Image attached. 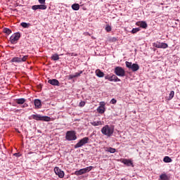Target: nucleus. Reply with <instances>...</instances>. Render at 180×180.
Returning a JSON list of instances; mask_svg holds the SVG:
<instances>
[{
	"instance_id": "obj_1",
	"label": "nucleus",
	"mask_w": 180,
	"mask_h": 180,
	"mask_svg": "<svg viewBox=\"0 0 180 180\" xmlns=\"http://www.w3.org/2000/svg\"><path fill=\"white\" fill-rule=\"evenodd\" d=\"M115 131V128L112 126L105 125L101 129V133L107 137H112Z\"/></svg>"
},
{
	"instance_id": "obj_2",
	"label": "nucleus",
	"mask_w": 180,
	"mask_h": 180,
	"mask_svg": "<svg viewBox=\"0 0 180 180\" xmlns=\"http://www.w3.org/2000/svg\"><path fill=\"white\" fill-rule=\"evenodd\" d=\"M125 65L127 68H129V70H131L133 72H136V71H139L140 69V66H139V64L137 63H131V62L126 61Z\"/></svg>"
},
{
	"instance_id": "obj_3",
	"label": "nucleus",
	"mask_w": 180,
	"mask_h": 180,
	"mask_svg": "<svg viewBox=\"0 0 180 180\" xmlns=\"http://www.w3.org/2000/svg\"><path fill=\"white\" fill-rule=\"evenodd\" d=\"M31 117L34 119V120L42 121V122H50V117L47 116H41V115L36 114L31 115Z\"/></svg>"
},
{
	"instance_id": "obj_4",
	"label": "nucleus",
	"mask_w": 180,
	"mask_h": 180,
	"mask_svg": "<svg viewBox=\"0 0 180 180\" xmlns=\"http://www.w3.org/2000/svg\"><path fill=\"white\" fill-rule=\"evenodd\" d=\"M65 139L68 140V141L77 140V133H75V131H68L66 132Z\"/></svg>"
},
{
	"instance_id": "obj_5",
	"label": "nucleus",
	"mask_w": 180,
	"mask_h": 180,
	"mask_svg": "<svg viewBox=\"0 0 180 180\" xmlns=\"http://www.w3.org/2000/svg\"><path fill=\"white\" fill-rule=\"evenodd\" d=\"M92 168H94V167L89 166L83 169H80L79 170L75 172V175H77V176H79V175H84V174H86V172L92 171Z\"/></svg>"
},
{
	"instance_id": "obj_6",
	"label": "nucleus",
	"mask_w": 180,
	"mask_h": 180,
	"mask_svg": "<svg viewBox=\"0 0 180 180\" xmlns=\"http://www.w3.org/2000/svg\"><path fill=\"white\" fill-rule=\"evenodd\" d=\"M20 39V33L15 32L10 37V41L11 44H16L18 41Z\"/></svg>"
},
{
	"instance_id": "obj_7",
	"label": "nucleus",
	"mask_w": 180,
	"mask_h": 180,
	"mask_svg": "<svg viewBox=\"0 0 180 180\" xmlns=\"http://www.w3.org/2000/svg\"><path fill=\"white\" fill-rule=\"evenodd\" d=\"M114 72L117 77H124L126 75V72L123 68L117 66L115 68Z\"/></svg>"
},
{
	"instance_id": "obj_8",
	"label": "nucleus",
	"mask_w": 180,
	"mask_h": 180,
	"mask_svg": "<svg viewBox=\"0 0 180 180\" xmlns=\"http://www.w3.org/2000/svg\"><path fill=\"white\" fill-rule=\"evenodd\" d=\"M88 141H89V138L84 137L75 146V148H79L82 147V146H85V144H88Z\"/></svg>"
},
{
	"instance_id": "obj_9",
	"label": "nucleus",
	"mask_w": 180,
	"mask_h": 180,
	"mask_svg": "<svg viewBox=\"0 0 180 180\" xmlns=\"http://www.w3.org/2000/svg\"><path fill=\"white\" fill-rule=\"evenodd\" d=\"M153 46L156 47V49H168V44L164 42H154Z\"/></svg>"
},
{
	"instance_id": "obj_10",
	"label": "nucleus",
	"mask_w": 180,
	"mask_h": 180,
	"mask_svg": "<svg viewBox=\"0 0 180 180\" xmlns=\"http://www.w3.org/2000/svg\"><path fill=\"white\" fill-rule=\"evenodd\" d=\"M32 9H33V11H37V9H41V11H44L47 9V6L44 4L34 5V6H32Z\"/></svg>"
},
{
	"instance_id": "obj_11",
	"label": "nucleus",
	"mask_w": 180,
	"mask_h": 180,
	"mask_svg": "<svg viewBox=\"0 0 180 180\" xmlns=\"http://www.w3.org/2000/svg\"><path fill=\"white\" fill-rule=\"evenodd\" d=\"M54 172L56 175L59 176V178H64V172L58 167H55L54 168Z\"/></svg>"
},
{
	"instance_id": "obj_12",
	"label": "nucleus",
	"mask_w": 180,
	"mask_h": 180,
	"mask_svg": "<svg viewBox=\"0 0 180 180\" xmlns=\"http://www.w3.org/2000/svg\"><path fill=\"white\" fill-rule=\"evenodd\" d=\"M48 83L51 85H53L54 86H60V82H58L56 79H52L48 80Z\"/></svg>"
},
{
	"instance_id": "obj_13",
	"label": "nucleus",
	"mask_w": 180,
	"mask_h": 180,
	"mask_svg": "<svg viewBox=\"0 0 180 180\" xmlns=\"http://www.w3.org/2000/svg\"><path fill=\"white\" fill-rule=\"evenodd\" d=\"M122 162L124 164V165H127V167H134L133 162L129 159H123Z\"/></svg>"
},
{
	"instance_id": "obj_14",
	"label": "nucleus",
	"mask_w": 180,
	"mask_h": 180,
	"mask_svg": "<svg viewBox=\"0 0 180 180\" xmlns=\"http://www.w3.org/2000/svg\"><path fill=\"white\" fill-rule=\"evenodd\" d=\"M136 26H140L142 29H147V22L146 21H138L136 22Z\"/></svg>"
},
{
	"instance_id": "obj_15",
	"label": "nucleus",
	"mask_w": 180,
	"mask_h": 180,
	"mask_svg": "<svg viewBox=\"0 0 180 180\" xmlns=\"http://www.w3.org/2000/svg\"><path fill=\"white\" fill-rule=\"evenodd\" d=\"M95 72L96 75L98 77V78H103L105 77V73H103L101 70L97 69Z\"/></svg>"
},
{
	"instance_id": "obj_16",
	"label": "nucleus",
	"mask_w": 180,
	"mask_h": 180,
	"mask_svg": "<svg viewBox=\"0 0 180 180\" xmlns=\"http://www.w3.org/2000/svg\"><path fill=\"white\" fill-rule=\"evenodd\" d=\"M34 103L36 109H40V108H41V101L40 100H34Z\"/></svg>"
},
{
	"instance_id": "obj_17",
	"label": "nucleus",
	"mask_w": 180,
	"mask_h": 180,
	"mask_svg": "<svg viewBox=\"0 0 180 180\" xmlns=\"http://www.w3.org/2000/svg\"><path fill=\"white\" fill-rule=\"evenodd\" d=\"M105 151L110 153L111 154H115V153H116V148H113L112 147H106L105 148Z\"/></svg>"
},
{
	"instance_id": "obj_18",
	"label": "nucleus",
	"mask_w": 180,
	"mask_h": 180,
	"mask_svg": "<svg viewBox=\"0 0 180 180\" xmlns=\"http://www.w3.org/2000/svg\"><path fill=\"white\" fill-rule=\"evenodd\" d=\"M26 102V99L25 98H17L15 100V103H18V105H23Z\"/></svg>"
},
{
	"instance_id": "obj_19",
	"label": "nucleus",
	"mask_w": 180,
	"mask_h": 180,
	"mask_svg": "<svg viewBox=\"0 0 180 180\" xmlns=\"http://www.w3.org/2000/svg\"><path fill=\"white\" fill-rule=\"evenodd\" d=\"M90 124L92 126H102V122L101 121H94L90 122Z\"/></svg>"
},
{
	"instance_id": "obj_20",
	"label": "nucleus",
	"mask_w": 180,
	"mask_h": 180,
	"mask_svg": "<svg viewBox=\"0 0 180 180\" xmlns=\"http://www.w3.org/2000/svg\"><path fill=\"white\" fill-rule=\"evenodd\" d=\"M51 58L53 61H58V60H60V56L57 53H55V54L52 55Z\"/></svg>"
},
{
	"instance_id": "obj_21",
	"label": "nucleus",
	"mask_w": 180,
	"mask_h": 180,
	"mask_svg": "<svg viewBox=\"0 0 180 180\" xmlns=\"http://www.w3.org/2000/svg\"><path fill=\"white\" fill-rule=\"evenodd\" d=\"M20 25L22 27H24V29H29L30 27V23H27V22H21Z\"/></svg>"
},
{
	"instance_id": "obj_22",
	"label": "nucleus",
	"mask_w": 180,
	"mask_h": 180,
	"mask_svg": "<svg viewBox=\"0 0 180 180\" xmlns=\"http://www.w3.org/2000/svg\"><path fill=\"white\" fill-rule=\"evenodd\" d=\"M105 107H98L97 108V112L101 115L105 113Z\"/></svg>"
},
{
	"instance_id": "obj_23",
	"label": "nucleus",
	"mask_w": 180,
	"mask_h": 180,
	"mask_svg": "<svg viewBox=\"0 0 180 180\" xmlns=\"http://www.w3.org/2000/svg\"><path fill=\"white\" fill-rule=\"evenodd\" d=\"M112 75L113 74L107 75L105 76V79H108L110 82H112Z\"/></svg>"
},
{
	"instance_id": "obj_24",
	"label": "nucleus",
	"mask_w": 180,
	"mask_h": 180,
	"mask_svg": "<svg viewBox=\"0 0 180 180\" xmlns=\"http://www.w3.org/2000/svg\"><path fill=\"white\" fill-rule=\"evenodd\" d=\"M160 180H169V179L168 178V176L167 175V174H162L160 176Z\"/></svg>"
},
{
	"instance_id": "obj_25",
	"label": "nucleus",
	"mask_w": 180,
	"mask_h": 180,
	"mask_svg": "<svg viewBox=\"0 0 180 180\" xmlns=\"http://www.w3.org/2000/svg\"><path fill=\"white\" fill-rule=\"evenodd\" d=\"M112 82H120V79L116 76V75L112 74Z\"/></svg>"
},
{
	"instance_id": "obj_26",
	"label": "nucleus",
	"mask_w": 180,
	"mask_h": 180,
	"mask_svg": "<svg viewBox=\"0 0 180 180\" xmlns=\"http://www.w3.org/2000/svg\"><path fill=\"white\" fill-rule=\"evenodd\" d=\"M72 9H73V11H79V4H72Z\"/></svg>"
},
{
	"instance_id": "obj_27",
	"label": "nucleus",
	"mask_w": 180,
	"mask_h": 180,
	"mask_svg": "<svg viewBox=\"0 0 180 180\" xmlns=\"http://www.w3.org/2000/svg\"><path fill=\"white\" fill-rule=\"evenodd\" d=\"M11 63H21L20 58L14 57L11 59Z\"/></svg>"
},
{
	"instance_id": "obj_28",
	"label": "nucleus",
	"mask_w": 180,
	"mask_h": 180,
	"mask_svg": "<svg viewBox=\"0 0 180 180\" xmlns=\"http://www.w3.org/2000/svg\"><path fill=\"white\" fill-rule=\"evenodd\" d=\"M164 162H172V159L168 156H165L163 159Z\"/></svg>"
},
{
	"instance_id": "obj_29",
	"label": "nucleus",
	"mask_w": 180,
	"mask_h": 180,
	"mask_svg": "<svg viewBox=\"0 0 180 180\" xmlns=\"http://www.w3.org/2000/svg\"><path fill=\"white\" fill-rule=\"evenodd\" d=\"M3 32L6 33V34H11V33H12V30L9 28H4Z\"/></svg>"
},
{
	"instance_id": "obj_30",
	"label": "nucleus",
	"mask_w": 180,
	"mask_h": 180,
	"mask_svg": "<svg viewBox=\"0 0 180 180\" xmlns=\"http://www.w3.org/2000/svg\"><path fill=\"white\" fill-rule=\"evenodd\" d=\"M140 27L133 28L131 33H132V34H136V33H137V32H140Z\"/></svg>"
},
{
	"instance_id": "obj_31",
	"label": "nucleus",
	"mask_w": 180,
	"mask_h": 180,
	"mask_svg": "<svg viewBox=\"0 0 180 180\" xmlns=\"http://www.w3.org/2000/svg\"><path fill=\"white\" fill-rule=\"evenodd\" d=\"M175 95V92L174 91H170L168 101H171L172 98H174V96Z\"/></svg>"
},
{
	"instance_id": "obj_32",
	"label": "nucleus",
	"mask_w": 180,
	"mask_h": 180,
	"mask_svg": "<svg viewBox=\"0 0 180 180\" xmlns=\"http://www.w3.org/2000/svg\"><path fill=\"white\" fill-rule=\"evenodd\" d=\"M27 58H29V56H24L22 58H20L21 63H25Z\"/></svg>"
},
{
	"instance_id": "obj_33",
	"label": "nucleus",
	"mask_w": 180,
	"mask_h": 180,
	"mask_svg": "<svg viewBox=\"0 0 180 180\" xmlns=\"http://www.w3.org/2000/svg\"><path fill=\"white\" fill-rule=\"evenodd\" d=\"M83 71L81 70L79 72H76L75 73L74 76H75V78H77L78 77H80L81 76V74H82Z\"/></svg>"
},
{
	"instance_id": "obj_34",
	"label": "nucleus",
	"mask_w": 180,
	"mask_h": 180,
	"mask_svg": "<svg viewBox=\"0 0 180 180\" xmlns=\"http://www.w3.org/2000/svg\"><path fill=\"white\" fill-rule=\"evenodd\" d=\"M105 30H106V32H111L112 31V27H110V25H107L105 27Z\"/></svg>"
},
{
	"instance_id": "obj_35",
	"label": "nucleus",
	"mask_w": 180,
	"mask_h": 180,
	"mask_svg": "<svg viewBox=\"0 0 180 180\" xmlns=\"http://www.w3.org/2000/svg\"><path fill=\"white\" fill-rule=\"evenodd\" d=\"M85 101H81L79 104V106H80V108H84V106H85Z\"/></svg>"
},
{
	"instance_id": "obj_36",
	"label": "nucleus",
	"mask_w": 180,
	"mask_h": 180,
	"mask_svg": "<svg viewBox=\"0 0 180 180\" xmlns=\"http://www.w3.org/2000/svg\"><path fill=\"white\" fill-rule=\"evenodd\" d=\"M117 102V101H116V99H115V98H112L110 101V103H112V105H115Z\"/></svg>"
},
{
	"instance_id": "obj_37",
	"label": "nucleus",
	"mask_w": 180,
	"mask_h": 180,
	"mask_svg": "<svg viewBox=\"0 0 180 180\" xmlns=\"http://www.w3.org/2000/svg\"><path fill=\"white\" fill-rule=\"evenodd\" d=\"M105 102H100V108H105Z\"/></svg>"
},
{
	"instance_id": "obj_38",
	"label": "nucleus",
	"mask_w": 180,
	"mask_h": 180,
	"mask_svg": "<svg viewBox=\"0 0 180 180\" xmlns=\"http://www.w3.org/2000/svg\"><path fill=\"white\" fill-rule=\"evenodd\" d=\"M38 1H39V4H46V0H38Z\"/></svg>"
},
{
	"instance_id": "obj_39",
	"label": "nucleus",
	"mask_w": 180,
	"mask_h": 180,
	"mask_svg": "<svg viewBox=\"0 0 180 180\" xmlns=\"http://www.w3.org/2000/svg\"><path fill=\"white\" fill-rule=\"evenodd\" d=\"M69 54H70V56H71V57H77V53H70Z\"/></svg>"
},
{
	"instance_id": "obj_40",
	"label": "nucleus",
	"mask_w": 180,
	"mask_h": 180,
	"mask_svg": "<svg viewBox=\"0 0 180 180\" xmlns=\"http://www.w3.org/2000/svg\"><path fill=\"white\" fill-rule=\"evenodd\" d=\"M73 78H75V76L74 75H69V79H73Z\"/></svg>"
},
{
	"instance_id": "obj_41",
	"label": "nucleus",
	"mask_w": 180,
	"mask_h": 180,
	"mask_svg": "<svg viewBox=\"0 0 180 180\" xmlns=\"http://www.w3.org/2000/svg\"><path fill=\"white\" fill-rule=\"evenodd\" d=\"M14 156L15 157H20V155L18 153H14Z\"/></svg>"
},
{
	"instance_id": "obj_42",
	"label": "nucleus",
	"mask_w": 180,
	"mask_h": 180,
	"mask_svg": "<svg viewBox=\"0 0 180 180\" xmlns=\"http://www.w3.org/2000/svg\"><path fill=\"white\" fill-rule=\"evenodd\" d=\"M28 105L27 103H24L22 105V108H27Z\"/></svg>"
},
{
	"instance_id": "obj_43",
	"label": "nucleus",
	"mask_w": 180,
	"mask_h": 180,
	"mask_svg": "<svg viewBox=\"0 0 180 180\" xmlns=\"http://www.w3.org/2000/svg\"><path fill=\"white\" fill-rule=\"evenodd\" d=\"M121 180H127L125 177L122 178Z\"/></svg>"
},
{
	"instance_id": "obj_44",
	"label": "nucleus",
	"mask_w": 180,
	"mask_h": 180,
	"mask_svg": "<svg viewBox=\"0 0 180 180\" xmlns=\"http://www.w3.org/2000/svg\"><path fill=\"white\" fill-rule=\"evenodd\" d=\"M84 34H85V36H87V34H89V33L86 32V33H84Z\"/></svg>"
}]
</instances>
